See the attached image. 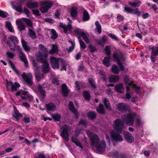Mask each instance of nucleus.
<instances>
[{"instance_id": "1", "label": "nucleus", "mask_w": 158, "mask_h": 158, "mask_svg": "<svg viewBox=\"0 0 158 158\" xmlns=\"http://www.w3.org/2000/svg\"><path fill=\"white\" fill-rule=\"evenodd\" d=\"M18 42L19 40L17 37L14 35H10L8 37V40L7 41V44L11 51H15L18 49L21 55L20 56V59L24 62L25 67L27 68L28 64L27 60L25 54L22 51V49L18 45Z\"/></svg>"}, {"instance_id": "2", "label": "nucleus", "mask_w": 158, "mask_h": 158, "mask_svg": "<svg viewBox=\"0 0 158 158\" xmlns=\"http://www.w3.org/2000/svg\"><path fill=\"white\" fill-rule=\"evenodd\" d=\"M86 132L91 140L90 144L91 146L96 147L97 151L99 152H103L106 148V143L105 141L102 140L100 143L98 144L99 139L97 134L93 133L89 130H87Z\"/></svg>"}, {"instance_id": "3", "label": "nucleus", "mask_w": 158, "mask_h": 158, "mask_svg": "<svg viewBox=\"0 0 158 158\" xmlns=\"http://www.w3.org/2000/svg\"><path fill=\"white\" fill-rule=\"evenodd\" d=\"M113 56L114 59L116 60L121 70L123 71L124 68L120 60L123 61L125 60V58L123 55L122 52L119 51H116L113 53Z\"/></svg>"}, {"instance_id": "4", "label": "nucleus", "mask_w": 158, "mask_h": 158, "mask_svg": "<svg viewBox=\"0 0 158 158\" xmlns=\"http://www.w3.org/2000/svg\"><path fill=\"white\" fill-rule=\"evenodd\" d=\"M119 133L114 131H112L110 133L111 140L114 146H115L117 144L115 142H120L123 140L122 136Z\"/></svg>"}, {"instance_id": "5", "label": "nucleus", "mask_w": 158, "mask_h": 158, "mask_svg": "<svg viewBox=\"0 0 158 158\" xmlns=\"http://www.w3.org/2000/svg\"><path fill=\"white\" fill-rule=\"evenodd\" d=\"M113 126L114 129L118 133L122 132L125 128L123 121L119 119H116L114 121Z\"/></svg>"}, {"instance_id": "6", "label": "nucleus", "mask_w": 158, "mask_h": 158, "mask_svg": "<svg viewBox=\"0 0 158 158\" xmlns=\"http://www.w3.org/2000/svg\"><path fill=\"white\" fill-rule=\"evenodd\" d=\"M38 53L37 55V60L43 63V65L42 66V72L45 73H47L50 70V68L49 64L47 61V58L42 59L41 57L39 56L40 55H39L40 54L39 53Z\"/></svg>"}, {"instance_id": "7", "label": "nucleus", "mask_w": 158, "mask_h": 158, "mask_svg": "<svg viewBox=\"0 0 158 158\" xmlns=\"http://www.w3.org/2000/svg\"><path fill=\"white\" fill-rule=\"evenodd\" d=\"M69 129V126L67 125H64L61 128L60 130V135L67 141H68L69 140L68 131Z\"/></svg>"}, {"instance_id": "8", "label": "nucleus", "mask_w": 158, "mask_h": 158, "mask_svg": "<svg viewBox=\"0 0 158 158\" xmlns=\"http://www.w3.org/2000/svg\"><path fill=\"white\" fill-rule=\"evenodd\" d=\"M121 118L123 122L129 126H132L134 124V117L131 114H128L126 115H122Z\"/></svg>"}, {"instance_id": "9", "label": "nucleus", "mask_w": 158, "mask_h": 158, "mask_svg": "<svg viewBox=\"0 0 158 158\" xmlns=\"http://www.w3.org/2000/svg\"><path fill=\"white\" fill-rule=\"evenodd\" d=\"M53 3L51 2L48 1L42 2L41 3V6L40 10L43 13H47L48 10L51 8Z\"/></svg>"}, {"instance_id": "10", "label": "nucleus", "mask_w": 158, "mask_h": 158, "mask_svg": "<svg viewBox=\"0 0 158 158\" xmlns=\"http://www.w3.org/2000/svg\"><path fill=\"white\" fill-rule=\"evenodd\" d=\"M22 77L28 85L31 86L33 85V78L31 73L26 74L25 72H23L22 75Z\"/></svg>"}, {"instance_id": "11", "label": "nucleus", "mask_w": 158, "mask_h": 158, "mask_svg": "<svg viewBox=\"0 0 158 158\" xmlns=\"http://www.w3.org/2000/svg\"><path fill=\"white\" fill-rule=\"evenodd\" d=\"M60 57L57 58L54 56L50 58V61L51 67L54 69L60 68L59 63L60 62Z\"/></svg>"}, {"instance_id": "12", "label": "nucleus", "mask_w": 158, "mask_h": 158, "mask_svg": "<svg viewBox=\"0 0 158 158\" xmlns=\"http://www.w3.org/2000/svg\"><path fill=\"white\" fill-rule=\"evenodd\" d=\"M39 51L37 52L36 54V56L37 59V54H38L39 53L40 55L39 56L41 57L42 58H47L48 54V52L46 50V49L43 46V45L41 44H40L39 46Z\"/></svg>"}, {"instance_id": "13", "label": "nucleus", "mask_w": 158, "mask_h": 158, "mask_svg": "<svg viewBox=\"0 0 158 158\" xmlns=\"http://www.w3.org/2000/svg\"><path fill=\"white\" fill-rule=\"evenodd\" d=\"M23 1L20 0L19 2H17L15 5H14L13 2H11V4L12 7L17 12L21 13L23 12L22 5Z\"/></svg>"}, {"instance_id": "14", "label": "nucleus", "mask_w": 158, "mask_h": 158, "mask_svg": "<svg viewBox=\"0 0 158 158\" xmlns=\"http://www.w3.org/2000/svg\"><path fill=\"white\" fill-rule=\"evenodd\" d=\"M123 134L125 139L129 143H131L134 140V137L131 133L127 131H124Z\"/></svg>"}, {"instance_id": "15", "label": "nucleus", "mask_w": 158, "mask_h": 158, "mask_svg": "<svg viewBox=\"0 0 158 158\" xmlns=\"http://www.w3.org/2000/svg\"><path fill=\"white\" fill-rule=\"evenodd\" d=\"M69 110L74 114L75 117L76 118H78L79 115L77 113V110L75 108L73 103L72 101L69 102Z\"/></svg>"}, {"instance_id": "16", "label": "nucleus", "mask_w": 158, "mask_h": 158, "mask_svg": "<svg viewBox=\"0 0 158 158\" xmlns=\"http://www.w3.org/2000/svg\"><path fill=\"white\" fill-rule=\"evenodd\" d=\"M60 26L64 29V32L66 34L68 33V31L71 32L72 29V25L70 23H69L67 25H66L63 23H60Z\"/></svg>"}, {"instance_id": "17", "label": "nucleus", "mask_w": 158, "mask_h": 158, "mask_svg": "<svg viewBox=\"0 0 158 158\" xmlns=\"http://www.w3.org/2000/svg\"><path fill=\"white\" fill-rule=\"evenodd\" d=\"M14 113L13 114V117L15 118L16 121H19L20 118L22 117V115L20 113L15 106L13 107Z\"/></svg>"}, {"instance_id": "18", "label": "nucleus", "mask_w": 158, "mask_h": 158, "mask_svg": "<svg viewBox=\"0 0 158 158\" xmlns=\"http://www.w3.org/2000/svg\"><path fill=\"white\" fill-rule=\"evenodd\" d=\"M69 92L67 85L63 83L61 85V92L63 95L65 97H67Z\"/></svg>"}, {"instance_id": "19", "label": "nucleus", "mask_w": 158, "mask_h": 158, "mask_svg": "<svg viewBox=\"0 0 158 158\" xmlns=\"http://www.w3.org/2000/svg\"><path fill=\"white\" fill-rule=\"evenodd\" d=\"M38 90L42 96V98L44 99L46 96V92L44 90V88L43 87L40 85L39 84L37 88Z\"/></svg>"}, {"instance_id": "20", "label": "nucleus", "mask_w": 158, "mask_h": 158, "mask_svg": "<svg viewBox=\"0 0 158 158\" xmlns=\"http://www.w3.org/2000/svg\"><path fill=\"white\" fill-rule=\"evenodd\" d=\"M107 38L106 36L103 35L101 39H96L95 41L99 45L101 46L103 45L107 42Z\"/></svg>"}, {"instance_id": "21", "label": "nucleus", "mask_w": 158, "mask_h": 158, "mask_svg": "<svg viewBox=\"0 0 158 158\" xmlns=\"http://www.w3.org/2000/svg\"><path fill=\"white\" fill-rule=\"evenodd\" d=\"M115 90L118 93L123 94L124 91L123 87L122 84L118 83L114 87Z\"/></svg>"}, {"instance_id": "22", "label": "nucleus", "mask_w": 158, "mask_h": 158, "mask_svg": "<svg viewBox=\"0 0 158 158\" xmlns=\"http://www.w3.org/2000/svg\"><path fill=\"white\" fill-rule=\"evenodd\" d=\"M21 42L22 47L24 50L26 52L29 51L31 50V48L28 45L27 42L23 39H22Z\"/></svg>"}, {"instance_id": "23", "label": "nucleus", "mask_w": 158, "mask_h": 158, "mask_svg": "<svg viewBox=\"0 0 158 158\" xmlns=\"http://www.w3.org/2000/svg\"><path fill=\"white\" fill-rule=\"evenodd\" d=\"M117 109L121 112H125L127 110L125 104L123 103L118 104Z\"/></svg>"}, {"instance_id": "24", "label": "nucleus", "mask_w": 158, "mask_h": 158, "mask_svg": "<svg viewBox=\"0 0 158 158\" xmlns=\"http://www.w3.org/2000/svg\"><path fill=\"white\" fill-rule=\"evenodd\" d=\"M47 109L52 111H55L56 110V106L54 104L52 103H50L46 105Z\"/></svg>"}, {"instance_id": "25", "label": "nucleus", "mask_w": 158, "mask_h": 158, "mask_svg": "<svg viewBox=\"0 0 158 158\" xmlns=\"http://www.w3.org/2000/svg\"><path fill=\"white\" fill-rule=\"evenodd\" d=\"M27 6L30 9L36 8L38 7V3L36 2H27Z\"/></svg>"}, {"instance_id": "26", "label": "nucleus", "mask_w": 158, "mask_h": 158, "mask_svg": "<svg viewBox=\"0 0 158 158\" xmlns=\"http://www.w3.org/2000/svg\"><path fill=\"white\" fill-rule=\"evenodd\" d=\"M77 8L76 7H73L70 9V14L73 18L77 17Z\"/></svg>"}, {"instance_id": "27", "label": "nucleus", "mask_w": 158, "mask_h": 158, "mask_svg": "<svg viewBox=\"0 0 158 158\" xmlns=\"http://www.w3.org/2000/svg\"><path fill=\"white\" fill-rule=\"evenodd\" d=\"M16 23L18 25V27L19 31H21L25 29L26 25L22 22L19 21L17 23V21H16Z\"/></svg>"}, {"instance_id": "28", "label": "nucleus", "mask_w": 158, "mask_h": 158, "mask_svg": "<svg viewBox=\"0 0 158 158\" xmlns=\"http://www.w3.org/2000/svg\"><path fill=\"white\" fill-rule=\"evenodd\" d=\"M141 1L139 0H135L134 2H128L129 4L133 7H139L141 4Z\"/></svg>"}, {"instance_id": "29", "label": "nucleus", "mask_w": 158, "mask_h": 158, "mask_svg": "<svg viewBox=\"0 0 158 158\" xmlns=\"http://www.w3.org/2000/svg\"><path fill=\"white\" fill-rule=\"evenodd\" d=\"M60 65L61 66V68L60 69V70L62 71L63 70H66V66L67 65V63L66 61L61 58L60 59Z\"/></svg>"}, {"instance_id": "30", "label": "nucleus", "mask_w": 158, "mask_h": 158, "mask_svg": "<svg viewBox=\"0 0 158 158\" xmlns=\"http://www.w3.org/2000/svg\"><path fill=\"white\" fill-rule=\"evenodd\" d=\"M110 56H105L102 61L104 65L107 67H108L110 65Z\"/></svg>"}, {"instance_id": "31", "label": "nucleus", "mask_w": 158, "mask_h": 158, "mask_svg": "<svg viewBox=\"0 0 158 158\" xmlns=\"http://www.w3.org/2000/svg\"><path fill=\"white\" fill-rule=\"evenodd\" d=\"M119 79L118 76L112 75L109 78V82L110 83H116L118 81Z\"/></svg>"}, {"instance_id": "32", "label": "nucleus", "mask_w": 158, "mask_h": 158, "mask_svg": "<svg viewBox=\"0 0 158 158\" xmlns=\"http://www.w3.org/2000/svg\"><path fill=\"white\" fill-rule=\"evenodd\" d=\"M96 110L100 114H105L106 113L104 110L103 106L102 104H99L98 107H97Z\"/></svg>"}, {"instance_id": "33", "label": "nucleus", "mask_w": 158, "mask_h": 158, "mask_svg": "<svg viewBox=\"0 0 158 158\" xmlns=\"http://www.w3.org/2000/svg\"><path fill=\"white\" fill-rule=\"evenodd\" d=\"M88 82L90 85V86L93 88V89H95L97 88V85L95 80L92 78H88Z\"/></svg>"}, {"instance_id": "34", "label": "nucleus", "mask_w": 158, "mask_h": 158, "mask_svg": "<svg viewBox=\"0 0 158 158\" xmlns=\"http://www.w3.org/2000/svg\"><path fill=\"white\" fill-rule=\"evenodd\" d=\"M124 79L125 82L128 85H132L133 81L131 78H129L128 76L126 75L124 77Z\"/></svg>"}, {"instance_id": "35", "label": "nucleus", "mask_w": 158, "mask_h": 158, "mask_svg": "<svg viewBox=\"0 0 158 158\" xmlns=\"http://www.w3.org/2000/svg\"><path fill=\"white\" fill-rule=\"evenodd\" d=\"M28 33L29 36L33 40L37 38V36L34 31L30 28H28Z\"/></svg>"}, {"instance_id": "36", "label": "nucleus", "mask_w": 158, "mask_h": 158, "mask_svg": "<svg viewBox=\"0 0 158 158\" xmlns=\"http://www.w3.org/2000/svg\"><path fill=\"white\" fill-rule=\"evenodd\" d=\"M44 74L43 73H36L35 74V77L36 80L38 81H40L42 79L44 78Z\"/></svg>"}, {"instance_id": "37", "label": "nucleus", "mask_w": 158, "mask_h": 158, "mask_svg": "<svg viewBox=\"0 0 158 158\" xmlns=\"http://www.w3.org/2000/svg\"><path fill=\"white\" fill-rule=\"evenodd\" d=\"M83 21H86L88 20L90 18L88 12L85 10L83 12Z\"/></svg>"}, {"instance_id": "38", "label": "nucleus", "mask_w": 158, "mask_h": 158, "mask_svg": "<svg viewBox=\"0 0 158 158\" xmlns=\"http://www.w3.org/2000/svg\"><path fill=\"white\" fill-rule=\"evenodd\" d=\"M88 116L90 119L93 120L94 119H96V114L94 111H90L88 113Z\"/></svg>"}, {"instance_id": "39", "label": "nucleus", "mask_w": 158, "mask_h": 158, "mask_svg": "<svg viewBox=\"0 0 158 158\" xmlns=\"http://www.w3.org/2000/svg\"><path fill=\"white\" fill-rule=\"evenodd\" d=\"M111 70L112 72L115 74H118L120 72L119 68L115 64H114L112 67Z\"/></svg>"}, {"instance_id": "40", "label": "nucleus", "mask_w": 158, "mask_h": 158, "mask_svg": "<svg viewBox=\"0 0 158 158\" xmlns=\"http://www.w3.org/2000/svg\"><path fill=\"white\" fill-rule=\"evenodd\" d=\"M51 38L53 40L56 39L58 36V34L55 30L53 29L51 30Z\"/></svg>"}, {"instance_id": "41", "label": "nucleus", "mask_w": 158, "mask_h": 158, "mask_svg": "<svg viewBox=\"0 0 158 158\" xmlns=\"http://www.w3.org/2000/svg\"><path fill=\"white\" fill-rule=\"evenodd\" d=\"M104 103L106 106V108L109 110L111 109L110 106V103L109 101L107 100L106 98H105L103 100Z\"/></svg>"}, {"instance_id": "42", "label": "nucleus", "mask_w": 158, "mask_h": 158, "mask_svg": "<svg viewBox=\"0 0 158 158\" xmlns=\"http://www.w3.org/2000/svg\"><path fill=\"white\" fill-rule=\"evenodd\" d=\"M83 94L85 99L87 101H89L90 96L89 92L87 91H85L83 92Z\"/></svg>"}, {"instance_id": "43", "label": "nucleus", "mask_w": 158, "mask_h": 158, "mask_svg": "<svg viewBox=\"0 0 158 158\" xmlns=\"http://www.w3.org/2000/svg\"><path fill=\"white\" fill-rule=\"evenodd\" d=\"M58 51L57 46L53 44L52 48L50 49L49 52L51 54H54Z\"/></svg>"}, {"instance_id": "44", "label": "nucleus", "mask_w": 158, "mask_h": 158, "mask_svg": "<svg viewBox=\"0 0 158 158\" xmlns=\"http://www.w3.org/2000/svg\"><path fill=\"white\" fill-rule=\"evenodd\" d=\"M74 32L76 34L82 37L84 36V35L85 34L84 32L82 31L79 28L75 29Z\"/></svg>"}, {"instance_id": "45", "label": "nucleus", "mask_w": 158, "mask_h": 158, "mask_svg": "<svg viewBox=\"0 0 158 158\" xmlns=\"http://www.w3.org/2000/svg\"><path fill=\"white\" fill-rule=\"evenodd\" d=\"M95 25L96 27V29L97 30V31L99 34H100L102 32L101 26L99 23L98 21H96L95 23Z\"/></svg>"}, {"instance_id": "46", "label": "nucleus", "mask_w": 158, "mask_h": 158, "mask_svg": "<svg viewBox=\"0 0 158 158\" xmlns=\"http://www.w3.org/2000/svg\"><path fill=\"white\" fill-rule=\"evenodd\" d=\"M20 86V84L16 82H15L14 85L11 87V90L12 92L14 91H16L17 89Z\"/></svg>"}, {"instance_id": "47", "label": "nucleus", "mask_w": 158, "mask_h": 158, "mask_svg": "<svg viewBox=\"0 0 158 158\" xmlns=\"http://www.w3.org/2000/svg\"><path fill=\"white\" fill-rule=\"evenodd\" d=\"M6 26L10 32H14V30L12 28L11 23L9 22L8 21L6 22Z\"/></svg>"}, {"instance_id": "48", "label": "nucleus", "mask_w": 158, "mask_h": 158, "mask_svg": "<svg viewBox=\"0 0 158 158\" xmlns=\"http://www.w3.org/2000/svg\"><path fill=\"white\" fill-rule=\"evenodd\" d=\"M104 50L107 56H110L111 53L110 47L109 46H106L105 47Z\"/></svg>"}, {"instance_id": "49", "label": "nucleus", "mask_w": 158, "mask_h": 158, "mask_svg": "<svg viewBox=\"0 0 158 158\" xmlns=\"http://www.w3.org/2000/svg\"><path fill=\"white\" fill-rule=\"evenodd\" d=\"M24 21L25 22L27 26L30 27H33V24L31 20L29 19L26 18L23 19Z\"/></svg>"}, {"instance_id": "50", "label": "nucleus", "mask_w": 158, "mask_h": 158, "mask_svg": "<svg viewBox=\"0 0 158 158\" xmlns=\"http://www.w3.org/2000/svg\"><path fill=\"white\" fill-rule=\"evenodd\" d=\"M88 47L90 50V52L91 53H93L97 50V48L95 46H94L92 45L91 44H90Z\"/></svg>"}, {"instance_id": "51", "label": "nucleus", "mask_w": 158, "mask_h": 158, "mask_svg": "<svg viewBox=\"0 0 158 158\" xmlns=\"http://www.w3.org/2000/svg\"><path fill=\"white\" fill-rule=\"evenodd\" d=\"M124 10L126 12L129 13H132L134 10V9L131 8L130 7L127 6L124 7Z\"/></svg>"}, {"instance_id": "52", "label": "nucleus", "mask_w": 158, "mask_h": 158, "mask_svg": "<svg viewBox=\"0 0 158 158\" xmlns=\"http://www.w3.org/2000/svg\"><path fill=\"white\" fill-rule=\"evenodd\" d=\"M112 156L115 158H119L120 156V154H119V152L118 151H116L113 152L112 154Z\"/></svg>"}, {"instance_id": "53", "label": "nucleus", "mask_w": 158, "mask_h": 158, "mask_svg": "<svg viewBox=\"0 0 158 158\" xmlns=\"http://www.w3.org/2000/svg\"><path fill=\"white\" fill-rule=\"evenodd\" d=\"M52 118L54 120L56 121H59L60 120V116L58 114L53 115Z\"/></svg>"}, {"instance_id": "54", "label": "nucleus", "mask_w": 158, "mask_h": 158, "mask_svg": "<svg viewBox=\"0 0 158 158\" xmlns=\"http://www.w3.org/2000/svg\"><path fill=\"white\" fill-rule=\"evenodd\" d=\"M136 125L139 127L143 125V123L141 121L140 118L139 117L137 118Z\"/></svg>"}, {"instance_id": "55", "label": "nucleus", "mask_w": 158, "mask_h": 158, "mask_svg": "<svg viewBox=\"0 0 158 158\" xmlns=\"http://www.w3.org/2000/svg\"><path fill=\"white\" fill-rule=\"evenodd\" d=\"M85 42L87 44L90 43V41L89 38L88 37L86 34L84 35V36L82 37Z\"/></svg>"}, {"instance_id": "56", "label": "nucleus", "mask_w": 158, "mask_h": 158, "mask_svg": "<svg viewBox=\"0 0 158 158\" xmlns=\"http://www.w3.org/2000/svg\"><path fill=\"white\" fill-rule=\"evenodd\" d=\"M6 13V12L0 10V16L3 18H5L7 17Z\"/></svg>"}, {"instance_id": "57", "label": "nucleus", "mask_w": 158, "mask_h": 158, "mask_svg": "<svg viewBox=\"0 0 158 158\" xmlns=\"http://www.w3.org/2000/svg\"><path fill=\"white\" fill-rule=\"evenodd\" d=\"M33 96L29 94H27V100L28 101L32 102L33 101Z\"/></svg>"}, {"instance_id": "58", "label": "nucleus", "mask_w": 158, "mask_h": 158, "mask_svg": "<svg viewBox=\"0 0 158 158\" xmlns=\"http://www.w3.org/2000/svg\"><path fill=\"white\" fill-rule=\"evenodd\" d=\"M152 54L154 56L158 55V44L157 47H155V49Z\"/></svg>"}, {"instance_id": "59", "label": "nucleus", "mask_w": 158, "mask_h": 158, "mask_svg": "<svg viewBox=\"0 0 158 158\" xmlns=\"http://www.w3.org/2000/svg\"><path fill=\"white\" fill-rule=\"evenodd\" d=\"M6 56L10 58H12L15 55L14 53L10 52H7L6 53Z\"/></svg>"}, {"instance_id": "60", "label": "nucleus", "mask_w": 158, "mask_h": 158, "mask_svg": "<svg viewBox=\"0 0 158 158\" xmlns=\"http://www.w3.org/2000/svg\"><path fill=\"white\" fill-rule=\"evenodd\" d=\"M80 45L81 47L83 49H85L86 46L84 43V42L83 41H81L80 42H79Z\"/></svg>"}, {"instance_id": "61", "label": "nucleus", "mask_w": 158, "mask_h": 158, "mask_svg": "<svg viewBox=\"0 0 158 158\" xmlns=\"http://www.w3.org/2000/svg\"><path fill=\"white\" fill-rule=\"evenodd\" d=\"M32 12L33 14H35L37 16H40V14H39V12L38 10H32Z\"/></svg>"}, {"instance_id": "62", "label": "nucleus", "mask_w": 158, "mask_h": 158, "mask_svg": "<svg viewBox=\"0 0 158 158\" xmlns=\"http://www.w3.org/2000/svg\"><path fill=\"white\" fill-rule=\"evenodd\" d=\"M109 36L112 39L117 41L118 40V38L115 35L112 34L110 33L109 34Z\"/></svg>"}, {"instance_id": "63", "label": "nucleus", "mask_w": 158, "mask_h": 158, "mask_svg": "<svg viewBox=\"0 0 158 158\" xmlns=\"http://www.w3.org/2000/svg\"><path fill=\"white\" fill-rule=\"evenodd\" d=\"M77 146L81 148L82 149V146L80 142L78 140L76 141L75 142H73Z\"/></svg>"}, {"instance_id": "64", "label": "nucleus", "mask_w": 158, "mask_h": 158, "mask_svg": "<svg viewBox=\"0 0 158 158\" xmlns=\"http://www.w3.org/2000/svg\"><path fill=\"white\" fill-rule=\"evenodd\" d=\"M117 18L119 20L123 21L124 20V17L121 16L120 14H118L117 15Z\"/></svg>"}]
</instances>
